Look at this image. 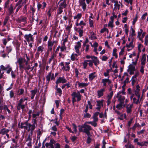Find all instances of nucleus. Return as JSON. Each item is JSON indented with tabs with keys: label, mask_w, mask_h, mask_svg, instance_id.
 Masks as SVG:
<instances>
[{
	"label": "nucleus",
	"mask_w": 148,
	"mask_h": 148,
	"mask_svg": "<svg viewBox=\"0 0 148 148\" xmlns=\"http://www.w3.org/2000/svg\"><path fill=\"white\" fill-rule=\"evenodd\" d=\"M8 10L10 14H11L13 12L14 10L12 5H10V7L8 9Z\"/></svg>",
	"instance_id": "59"
},
{
	"label": "nucleus",
	"mask_w": 148,
	"mask_h": 148,
	"mask_svg": "<svg viewBox=\"0 0 148 148\" xmlns=\"http://www.w3.org/2000/svg\"><path fill=\"white\" fill-rule=\"evenodd\" d=\"M133 105L132 104L128 106L127 107V113H130L131 111V109Z\"/></svg>",
	"instance_id": "44"
},
{
	"label": "nucleus",
	"mask_w": 148,
	"mask_h": 148,
	"mask_svg": "<svg viewBox=\"0 0 148 148\" xmlns=\"http://www.w3.org/2000/svg\"><path fill=\"white\" fill-rule=\"evenodd\" d=\"M9 19V17L8 16H7L5 17L3 22V26H5L6 25L8 22Z\"/></svg>",
	"instance_id": "54"
},
{
	"label": "nucleus",
	"mask_w": 148,
	"mask_h": 148,
	"mask_svg": "<svg viewBox=\"0 0 148 148\" xmlns=\"http://www.w3.org/2000/svg\"><path fill=\"white\" fill-rule=\"evenodd\" d=\"M104 100L102 99L101 100H97L96 101L97 104H96L97 107L96 109L98 111H100L101 107L103 106V102Z\"/></svg>",
	"instance_id": "14"
},
{
	"label": "nucleus",
	"mask_w": 148,
	"mask_h": 148,
	"mask_svg": "<svg viewBox=\"0 0 148 148\" xmlns=\"http://www.w3.org/2000/svg\"><path fill=\"white\" fill-rule=\"evenodd\" d=\"M31 92L32 95L31 98L32 99H33L34 98L37 92V89H35L33 90H31Z\"/></svg>",
	"instance_id": "35"
},
{
	"label": "nucleus",
	"mask_w": 148,
	"mask_h": 148,
	"mask_svg": "<svg viewBox=\"0 0 148 148\" xmlns=\"http://www.w3.org/2000/svg\"><path fill=\"white\" fill-rule=\"evenodd\" d=\"M29 123H28L27 121L25 123H21L20 127L22 129H26L28 131V130L29 129V127H28V126L29 127V125H28Z\"/></svg>",
	"instance_id": "16"
},
{
	"label": "nucleus",
	"mask_w": 148,
	"mask_h": 148,
	"mask_svg": "<svg viewBox=\"0 0 148 148\" xmlns=\"http://www.w3.org/2000/svg\"><path fill=\"white\" fill-rule=\"evenodd\" d=\"M67 41V37L66 36V37L64 39H63L62 41V42L61 43L62 45H65V43Z\"/></svg>",
	"instance_id": "58"
},
{
	"label": "nucleus",
	"mask_w": 148,
	"mask_h": 148,
	"mask_svg": "<svg viewBox=\"0 0 148 148\" xmlns=\"http://www.w3.org/2000/svg\"><path fill=\"white\" fill-rule=\"evenodd\" d=\"M83 30L81 29H79L78 31V32L79 33V35L80 37H82L83 36Z\"/></svg>",
	"instance_id": "62"
},
{
	"label": "nucleus",
	"mask_w": 148,
	"mask_h": 148,
	"mask_svg": "<svg viewBox=\"0 0 148 148\" xmlns=\"http://www.w3.org/2000/svg\"><path fill=\"white\" fill-rule=\"evenodd\" d=\"M125 95V89L123 88L121 91H119L117 93L116 97L119 102L124 103Z\"/></svg>",
	"instance_id": "3"
},
{
	"label": "nucleus",
	"mask_w": 148,
	"mask_h": 148,
	"mask_svg": "<svg viewBox=\"0 0 148 148\" xmlns=\"http://www.w3.org/2000/svg\"><path fill=\"white\" fill-rule=\"evenodd\" d=\"M8 69L7 70L6 73L8 74H9L10 73V72L12 70V67L10 66V65L9 64H8L6 66V70Z\"/></svg>",
	"instance_id": "41"
},
{
	"label": "nucleus",
	"mask_w": 148,
	"mask_h": 148,
	"mask_svg": "<svg viewBox=\"0 0 148 148\" xmlns=\"http://www.w3.org/2000/svg\"><path fill=\"white\" fill-rule=\"evenodd\" d=\"M24 92V90L23 88H21L19 89L17 92V94L19 95H23Z\"/></svg>",
	"instance_id": "46"
},
{
	"label": "nucleus",
	"mask_w": 148,
	"mask_h": 148,
	"mask_svg": "<svg viewBox=\"0 0 148 148\" xmlns=\"http://www.w3.org/2000/svg\"><path fill=\"white\" fill-rule=\"evenodd\" d=\"M66 6V2L64 1L61 2L59 5V8L63 9L64 8H65Z\"/></svg>",
	"instance_id": "36"
},
{
	"label": "nucleus",
	"mask_w": 148,
	"mask_h": 148,
	"mask_svg": "<svg viewBox=\"0 0 148 148\" xmlns=\"http://www.w3.org/2000/svg\"><path fill=\"white\" fill-rule=\"evenodd\" d=\"M148 141H143L138 143V145L141 146H147Z\"/></svg>",
	"instance_id": "33"
},
{
	"label": "nucleus",
	"mask_w": 148,
	"mask_h": 148,
	"mask_svg": "<svg viewBox=\"0 0 148 148\" xmlns=\"http://www.w3.org/2000/svg\"><path fill=\"white\" fill-rule=\"evenodd\" d=\"M130 98L131 101L133 103L137 105L139 104L140 101H141L140 97H136L135 96H133Z\"/></svg>",
	"instance_id": "9"
},
{
	"label": "nucleus",
	"mask_w": 148,
	"mask_h": 148,
	"mask_svg": "<svg viewBox=\"0 0 148 148\" xmlns=\"http://www.w3.org/2000/svg\"><path fill=\"white\" fill-rule=\"evenodd\" d=\"M112 82L111 80L108 78H104L102 79V83L103 84L104 86H107V83L109 85Z\"/></svg>",
	"instance_id": "17"
},
{
	"label": "nucleus",
	"mask_w": 148,
	"mask_h": 148,
	"mask_svg": "<svg viewBox=\"0 0 148 148\" xmlns=\"http://www.w3.org/2000/svg\"><path fill=\"white\" fill-rule=\"evenodd\" d=\"M83 45L84 47H85V51L87 52L89 50V47L90 46L89 45H86V43H84Z\"/></svg>",
	"instance_id": "50"
},
{
	"label": "nucleus",
	"mask_w": 148,
	"mask_h": 148,
	"mask_svg": "<svg viewBox=\"0 0 148 148\" xmlns=\"http://www.w3.org/2000/svg\"><path fill=\"white\" fill-rule=\"evenodd\" d=\"M69 62H63L60 63V65L62 67V69L64 71H69L70 69V67L69 65Z\"/></svg>",
	"instance_id": "6"
},
{
	"label": "nucleus",
	"mask_w": 148,
	"mask_h": 148,
	"mask_svg": "<svg viewBox=\"0 0 148 148\" xmlns=\"http://www.w3.org/2000/svg\"><path fill=\"white\" fill-rule=\"evenodd\" d=\"M24 101L23 98H21L19 101V102L17 106V109L18 110H20L21 109H23L24 108L25 105L23 104Z\"/></svg>",
	"instance_id": "12"
},
{
	"label": "nucleus",
	"mask_w": 148,
	"mask_h": 148,
	"mask_svg": "<svg viewBox=\"0 0 148 148\" xmlns=\"http://www.w3.org/2000/svg\"><path fill=\"white\" fill-rule=\"evenodd\" d=\"M120 4L119 3L118 1H115L114 4V11L118 12L120 9Z\"/></svg>",
	"instance_id": "22"
},
{
	"label": "nucleus",
	"mask_w": 148,
	"mask_h": 148,
	"mask_svg": "<svg viewBox=\"0 0 148 148\" xmlns=\"http://www.w3.org/2000/svg\"><path fill=\"white\" fill-rule=\"evenodd\" d=\"M144 44L146 46L148 45V35H146L145 37Z\"/></svg>",
	"instance_id": "51"
},
{
	"label": "nucleus",
	"mask_w": 148,
	"mask_h": 148,
	"mask_svg": "<svg viewBox=\"0 0 148 148\" xmlns=\"http://www.w3.org/2000/svg\"><path fill=\"white\" fill-rule=\"evenodd\" d=\"M99 114V112H95L92 116V118L93 119V121H88L87 123L88 124H90L92 126L96 127L97 126V122L98 121V118L97 116Z\"/></svg>",
	"instance_id": "5"
},
{
	"label": "nucleus",
	"mask_w": 148,
	"mask_h": 148,
	"mask_svg": "<svg viewBox=\"0 0 148 148\" xmlns=\"http://www.w3.org/2000/svg\"><path fill=\"white\" fill-rule=\"evenodd\" d=\"M30 58L27 54H24L23 57H20L17 59L16 64H19V68L20 69H24L29 70L30 69V65L29 64V61Z\"/></svg>",
	"instance_id": "1"
},
{
	"label": "nucleus",
	"mask_w": 148,
	"mask_h": 148,
	"mask_svg": "<svg viewBox=\"0 0 148 148\" xmlns=\"http://www.w3.org/2000/svg\"><path fill=\"white\" fill-rule=\"evenodd\" d=\"M32 137L29 135L26 140L25 145H26L27 147H26L25 148H31L32 147Z\"/></svg>",
	"instance_id": "11"
},
{
	"label": "nucleus",
	"mask_w": 148,
	"mask_h": 148,
	"mask_svg": "<svg viewBox=\"0 0 148 148\" xmlns=\"http://www.w3.org/2000/svg\"><path fill=\"white\" fill-rule=\"evenodd\" d=\"M80 55L78 54V53H73L71 56V60L72 61L77 60V56Z\"/></svg>",
	"instance_id": "27"
},
{
	"label": "nucleus",
	"mask_w": 148,
	"mask_h": 148,
	"mask_svg": "<svg viewBox=\"0 0 148 148\" xmlns=\"http://www.w3.org/2000/svg\"><path fill=\"white\" fill-rule=\"evenodd\" d=\"M19 21L20 22H23L25 23H26V18L25 17L21 18Z\"/></svg>",
	"instance_id": "64"
},
{
	"label": "nucleus",
	"mask_w": 148,
	"mask_h": 148,
	"mask_svg": "<svg viewBox=\"0 0 148 148\" xmlns=\"http://www.w3.org/2000/svg\"><path fill=\"white\" fill-rule=\"evenodd\" d=\"M133 40H132V41L129 44H127L125 47L128 48H131L132 49L134 47L133 44Z\"/></svg>",
	"instance_id": "32"
},
{
	"label": "nucleus",
	"mask_w": 148,
	"mask_h": 148,
	"mask_svg": "<svg viewBox=\"0 0 148 148\" xmlns=\"http://www.w3.org/2000/svg\"><path fill=\"white\" fill-rule=\"evenodd\" d=\"M12 141L15 144V145H12V146L10 147V148H18L17 147H18L19 146V145H18L17 144V140H15L14 139H13L12 140Z\"/></svg>",
	"instance_id": "28"
},
{
	"label": "nucleus",
	"mask_w": 148,
	"mask_h": 148,
	"mask_svg": "<svg viewBox=\"0 0 148 148\" xmlns=\"http://www.w3.org/2000/svg\"><path fill=\"white\" fill-rule=\"evenodd\" d=\"M117 49L114 48L112 52V55L113 56H115L116 58H118V56L116 53Z\"/></svg>",
	"instance_id": "47"
},
{
	"label": "nucleus",
	"mask_w": 148,
	"mask_h": 148,
	"mask_svg": "<svg viewBox=\"0 0 148 148\" xmlns=\"http://www.w3.org/2000/svg\"><path fill=\"white\" fill-rule=\"evenodd\" d=\"M129 57L132 58V63L137 64L138 60L139 57V54L136 55L135 52H134L129 55Z\"/></svg>",
	"instance_id": "8"
},
{
	"label": "nucleus",
	"mask_w": 148,
	"mask_h": 148,
	"mask_svg": "<svg viewBox=\"0 0 148 148\" xmlns=\"http://www.w3.org/2000/svg\"><path fill=\"white\" fill-rule=\"evenodd\" d=\"M33 123L32 125H31L30 123H29L28 125H29V130H28V131H31V134H32L33 131L36 128L35 125H36L37 122L36 119H34L33 120Z\"/></svg>",
	"instance_id": "10"
},
{
	"label": "nucleus",
	"mask_w": 148,
	"mask_h": 148,
	"mask_svg": "<svg viewBox=\"0 0 148 148\" xmlns=\"http://www.w3.org/2000/svg\"><path fill=\"white\" fill-rule=\"evenodd\" d=\"M58 87V85H57L56 86V90L57 91V92L59 93V96H61V94H62V91L61 90V89L60 88H58L57 87Z\"/></svg>",
	"instance_id": "52"
},
{
	"label": "nucleus",
	"mask_w": 148,
	"mask_h": 148,
	"mask_svg": "<svg viewBox=\"0 0 148 148\" xmlns=\"http://www.w3.org/2000/svg\"><path fill=\"white\" fill-rule=\"evenodd\" d=\"M90 36L89 37V38L91 40H94L97 39V37L95 36V34L93 32H90Z\"/></svg>",
	"instance_id": "37"
},
{
	"label": "nucleus",
	"mask_w": 148,
	"mask_h": 148,
	"mask_svg": "<svg viewBox=\"0 0 148 148\" xmlns=\"http://www.w3.org/2000/svg\"><path fill=\"white\" fill-rule=\"evenodd\" d=\"M125 106V104L124 103L119 102V103L116 106V108L120 110L124 107Z\"/></svg>",
	"instance_id": "26"
},
{
	"label": "nucleus",
	"mask_w": 148,
	"mask_h": 148,
	"mask_svg": "<svg viewBox=\"0 0 148 148\" xmlns=\"http://www.w3.org/2000/svg\"><path fill=\"white\" fill-rule=\"evenodd\" d=\"M67 81L66 80L64 77H60L56 81V84L57 85L60 83H64Z\"/></svg>",
	"instance_id": "18"
},
{
	"label": "nucleus",
	"mask_w": 148,
	"mask_h": 148,
	"mask_svg": "<svg viewBox=\"0 0 148 148\" xmlns=\"http://www.w3.org/2000/svg\"><path fill=\"white\" fill-rule=\"evenodd\" d=\"M72 97V102L74 103L76 101H79L81 99L82 95L80 94L79 92H74L71 94Z\"/></svg>",
	"instance_id": "4"
},
{
	"label": "nucleus",
	"mask_w": 148,
	"mask_h": 148,
	"mask_svg": "<svg viewBox=\"0 0 148 148\" xmlns=\"http://www.w3.org/2000/svg\"><path fill=\"white\" fill-rule=\"evenodd\" d=\"M60 50L61 52H64L66 50V47L65 45H62L60 46Z\"/></svg>",
	"instance_id": "40"
},
{
	"label": "nucleus",
	"mask_w": 148,
	"mask_h": 148,
	"mask_svg": "<svg viewBox=\"0 0 148 148\" xmlns=\"http://www.w3.org/2000/svg\"><path fill=\"white\" fill-rule=\"evenodd\" d=\"M6 70V66L5 67L3 65L0 66V73H1V71H4Z\"/></svg>",
	"instance_id": "61"
},
{
	"label": "nucleus",
	"mask_w": 148,
	"mask_h": 148,
	"mask_svg": "<svg viewBox=\"0 0 148 148\" xmlns=\"http://www.w3.org/2000/svg\"><path fill=\"white\" fill-rule=\"evenodd\" d=\"M24 37L28 42H33L34 41V38L33 37V35L30 34L28 35L25 34V35Z\"/></svg>",
	"instance_id": "13"
},
{
	"label": "nucleus",
	"mask_w": 148,
	"mask_h": 148,
	"mask_svg": "<svg viewBox=\"0 0 148 148\" xmlns=\"http://www.w3.org/2000/svg\"><path fill=\"white\" fill-rule=\"evenodd\" d=\"M114 22L112 21H109L108 24V27H110L112 29L114 27V25L113 24Z\"/></svg>",
	"instance_id": "48"
},
{
	"label": "nucleus",
	"mask_w": 148,
	"mask_h": 148,
	"mask_svg": "<svg viewBox=\"0 0 148 148\" xmlns=\"http://www.w3.org/2000/svg\"><path fill=\"white\" fill-rule=\"evenodd\" d=\"M9 131V130L5 128L2 129L0 132V133L2 135L6 134Z\"/></svg>",
	"instance_id": "42"
},
{
	"label": "nucleus",
	"mask_w": 148,
	"mask_h": 148,
	"mask_svg": "<svg viewBox=\"0 0 148 148\" xmlns=\"http://www.w3.org/2000/svg\"><path fill=\"white\" fill-rule=\"evenodd\" d=\"M53 12L52 9L50 8L49 9V11L47 13V15L49 17H50L51 16V14L52 12Z\"/></svg>",
	"instance_id": "55"
},
{
	"label": "nucleus",
	"mask_w": 148,
	"mask_h": 148,
	"mask_svg": "<svg viewBox=\"0 0 148 148\" xmlns=\"http://www.w3.org/2000/svg\"><path fill=\"white\" fill-rule=\"evenodd\" d=\"M44 48L42 46H40L37 47V52L36 53V55L37 56H39L40 54L42 53L44 51Z\"/></svg>",
	"instance_id": "19"
},
{
	"label": "nucleus",
	"mask_w": 148,
	"mask_h": 148,
	"mask_svg": "<svg viewBox=\"0 0 148 148\" xmlns=\"http://www.w3.org/2000/svg\"><path fill=\"white\" fill-rule=\"evenodd\" d=\"M79 5L82 6L84 11L86 8V5L85 2V0H79Z\"/></svg>",
	"instance_id": "21"
},
{
	"label": "nucleus",
	"mask_w": 148,
	"mask_h": 148,
	"mask_svg": "<svg viewBox=\"0 0 148 148\" xmlns=\"http://www.w3.org/2000/svg\"><path fill=\"white\" fill-rule=\"evenodd\" d=\"M88 62V64L90 67H92L94 63L93 61L90 60H87Z\"/></svg>",
	"instance_id": "56"
},
{
	"label": "nucleus",
	"mask_w": 148,
	"mask_h": 148,
	"mask_svg": "<svg viewBox=\"0 0 148 148\" xmlns=\"http://www.w3.org/2000/svg\"><path fill=\"white\" fill-rule=\"evenodd\" d=\"M97 75L95 72L91 73L89 75V80H92L97 77Z\"/></svg>",
	"instance_id": "25"
},
{
	"label": "nucleus",
	"mask_w": 148,
	"mask_h": 148,
	"mask_svg": "<svg viewBox=\"0 0 148 148\" xmlns=\"http://www.w3.org/2000/svg\"><path fill=\"white\" fill-rule=\"evenodd\" d=\"M86 121L82 125L78 126L79 130V132H83L85 133L88 136H89L90 134V131L92 130L90 126L88 125V123Z\"/></svg>",
	"instance_id": "2"
},
{
	"label": "nucleus",
	"mask_w": 148,
	"mask_h": 148,
	"mask_svg": "<svg viewBox=\"0 0 148 148\" xmlns=\"http://www.w3.org/2000/svg\"><path fill=\"white\" fill-rule=\"evenodd\" d=\"M76 82L78 83V87L80 88H83L86 87L88 84V83H80L79 82Z\"/></svg>",
	"instance_id": "29"
},
{
	"label": "nucleus",
	"mask_w": 148,
	"mask_h": 148,
	"mask_svg": "<svg viewBox=\"0 0 148 148\" xmlns=\"http://www.w3.org/2000/svg\"><path fill=\"white\" fill-rule=\"evenodd\" d=\"M140 90H135L134 91V96L136 97H140Z\"/></svg>",
	"instance_id": "45"
},
{
	"label": "nucleus",
	"mask_w": 148,
	"mask_h": 148,
	"mask_svg": "<svg viewBox=\"0 0 148 148\" xmlns=\"http://www.w3.org/2000/svg\"><path fill=\"white\" fill-rule=\"evenodd\" d=\"M51 72H50L46 76L47 81L48 83L49 82L50 80V78L51 76Z\"/></svg>",
	"instance_id": "53"
},
{
	"label": "nucleus",
	"mask_w": 148,
	"mask_h": 148,
	"mask_svg": "<svg viewBox=\"0 0 148 148\" xmlns=\"http://www.w3.org/2000/svg\"><path fill=\"white\" fill-rule=\"evenodd\" d=\"M12 48L11 46L6 47L5 51L8 54L12 51Z\"/></svg>",
	"instance_id": "43"
},
{
	"label": "nucleus",
	"mask_w": 148,
	"mask_h": 148,
	"mask_svg": "<svg viewBox=\"0 0 148 148\" xmlns=\"http://www.w3.org/2000/svg\"><path fill=\"white\" fill-rule=\"evenodd\" d=\"M88 62L87 60H85L83 62V68L84 69L86 68L88 64Z\"/></svg>",
	"instance_id": "49"
},
{
	"label": "nucleus",
	"mask_w": 148,
	"mask_h": 148,
	"mask_svg": "<svg viewBox=\"0 0 148 148\" xmlns=\"http://www.w3.org/2000/svg\"><path fill=\"white\" fill-rule=\"evenodd\" d=\"M126 148H134V146L130 143H128L127 145H125Z\"/></svg>",
	"instance_id": "57"
},
{
	"label": "nucleus",
	"mask_w": 148,
	"mask_h": 148,
	"mask_svg": "<svg viewBox=\"0 0 148 148\" xmlns=\"http://www.w3.org/2000/svg\"><path fill=\"white\" fill-rule=\"evenodd\" d=\"M143 32L142 29H140V31L138 32V37L139 38V39L142 42H143V41L142 40V38L141 37V36Z\"/></svg>",
	"instance_id": "30"
},
{
	"label": "nucleus",
	"mask_w": 148,
	"mask_h": 148,
	"mask_svg": "<svg viewBox=\"0 0 148 148\" xmlns=\"http://www.w3.org/2000/svg\"><path fill=\"white\" fill-rule=\"evenodd\" d=\"M75 25L76 26L81 25L85 26L86 25V23L85 22L83 21H81L79 23L77 22H76Z\"/></svg>",
	"instance_id": "34"
},
{
	"label": "nucleus",
	"mask_w": 148,
	"mask_h": 148,
	"mask_svg": "<svg viewBox=\"0 0 148 148\" xmlns=\"http://www.w3.org/2000/svg\"><path fill=\"white\" fill-rule=\"evenodd\" d=\"M105 91V89L104 88H102L97 91V92L98 98H100L103 95V92Z\"/></svg>",
	"instance_id": "23"
},
{
	"label": "nucleus",
	"mask_w": 148,
	"mask_h": 148,
	"mask_svg": "<svg viewBox=\"0 0 148 148\" xmlns=\"http://www.w3.org/2000/svg\"><path fill=\"white\" fill-rule=\"evenodd\" d=\"M136 64L132 63V64H130L128 66L127 71L130 75H132L134 74V72L136 70Z\"/></svg>",
	"instance_id": "7"
},
{
	"label": "nucleus",
	"mask_w": 148,
	"mask_h": 148,
	"mask_svg": "<svg viewBox=\"0 0 148 148\" xmlns=\"http://www.w3.org/2000/svg\"><path fill=\"white\" fill-rule=\"evenodd\" d=\"M113 95V92L111 91L109 95L107 96L108 99H111Z\"/></svg>",
	"instance_id": "60"
},
{
	"label": "nucleus",
	"mask_w": 148,
	"mask_h": 148,
	"mask_svg": "<svg viewBox=\"0 0 148 148\" xmlns=\"http://www.w3.org/2000/svg\"><path fill=\"white\" fill-rule=\"evenodd\" d=\"M127 91L128 94L130 95V98L132 97L133 96H134V94L132 93V91L130 88H128L127 89Z\"/></svg>",
	"instance_id": "38"
},
{
	"label": "nucleus",
	"mask_w": 148,
	"mask_h": 148,
	"mask_svg": "<svg viewBox=\"0 0 148 148\" xmlns=\"http://www.w3.org/2000/svg\"><path fill=\"white\" fill-rule=\"evenodd\" d=\"M55 141L51 139L49 143H47L45 145L47 148H54L53 144H54Z\"/></svg>",
	"instance_id": "15"
},
{
	"label": "nucleus",
	"mask_w": 148,
	"mask_h": 148,
	"mask_svg": "<svg viewBox=\"0 0 148 148\" xmlns=\"http://www.w3.org/2000/svg\"><path fill=\"white\" fill-rule=\"evenodd\" d=\"M90 58L92 59V61L94 62V64L97 67L99 63V61L97 57L94 56H91Z\"/></svg>",
	"instance_id": "20"
},
{
	"label": "nucleus",
	"mask_w": 148,
	"mask_h": 148,
	"mask_svg": "<svg viewBox=\"0 0 148 148\" xmlns=\"http://www.w3.org/2000/svg\"><path fill=\"white\" fill-rule=\"evenodd\" d=\"M146 57L145 54H143V55L141 61V65L145 66L146 62Z\"/></svg>",
	"instance_id": "24"
},
{
	"label": "nucleus",
	"mask_w": 148,
	"mask_h": 148,
	"mask_svg": "<svg viewBox=\"0 0 148 148\" xmlns=\"http://www.w3.org/2000/svg\"><path fill=\"white\" fill-rule=\"evenodd\" d=\"M136 77H135L134 76H132V78L131 81L132 84L133 85L134 84L135 82H136Z\"/></svg>",
	"instance_id": "63"
},
{
	"label": "nucleus",
	"mask_w": 148,
	"mask_h": 148,
	"mask_svg": "<svg viewBox=\"0 0 148 148\" xmlns=\"http://www.w3.org/2000/svg\"><path fill=\"white\" fill-rule=\"evenodd\" d=\"M131 30L132 32L131 33V34L130 36H131V38H132L133 39V38H133L134 36H135L136 35L135 32V30L132 27H131Z\"/></svg>",
	"instance_id": "39"
},
{
	"label": "nucleus",
	"mask_w": 148,
	"mask_h": 148,
	"mask_svg": "<svg viewBox=\"0 0 148 148\" xmlns=\"http://www.w3.org/2000/svg\"><path fill=\"white\" fill-rule=\"evenodd\" d=\"M82 14L81 13H78L76 16H74V19H77L76 22H78L79 20L81 18Z\"/></svg>",
	"instance_id": "31"
}]
</instances>
